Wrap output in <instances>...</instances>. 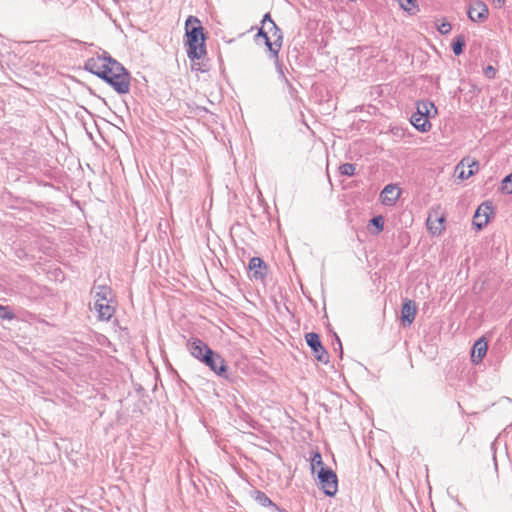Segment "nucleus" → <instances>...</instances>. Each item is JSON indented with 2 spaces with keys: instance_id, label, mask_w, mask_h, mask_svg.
I'll return each mask as SVG.
<instances>
[{
  "instance_id": "obj_1",
  "label": "nucleus",
  "mask_w": 512,
  "mask_h": 512,
  "mask_svg": "<svg viewBox=\"0 0 512 512\" xmlns=\"http://www.w3.org/2000/svg\"><path fill=\"white\" fill-rule=\"evenodd\" d=\"M84 69L108 83L118 94L130 92V73L106 51L86 60Z\"/></svg>"
},
{
  "instance_id": "obj_2",
  "label": "nucleus",
  "mask_w": 512,
  "mask_h": 512,
  "mask_svg": "<svg viewBox=\"0 0 512 512\" xmlns=\"http://www.w3.org/2000/svg\"><path fill=\"white\" fill-rule=\"evenodd\" d=\"M185 31L188 58L192 61L201 59L206 54V47L200 20L195 16H189L185 23Z\"/></svg>"
},
{
  "instance_id": "obj_3",
  "label": "nucleus",
  "mask_w": 512,
  "mask_h": 512,
  "mask_svg": "<svg viewBox=\"0 0 512 512\" xmlns=\"http://www.w3.org/2000/svg\"><path fill=\"white\" fill-rule=\"evenodd\" d=\"M261 24L266 27L269 36L273 42L267 43V48L270 53V58L276 60V66L280 76L283 78L284 82L290 86L288 79L285 77L282 66L278 63V54L282 46L283 35L281 30L275 24V22L271 19L269 13H266L262 19Z\"/></svg>"
},
{
  "instance_id": "obj_4",
  "label": "nucleus",
  "mask_w": 512,
  "mask_h": 512,
  "mask_svg": "<svg viewBox=\"0 0 512 512\" xmlns=\"http://www.w3.org/2000/svg\"><path fill=\"white\" fill-rule=\"evenodd\" d=\"M321 489L327 496H334L338 490V479L335 472L326 467H321L318 472Z\"/></svg>"
},
{
  "instance_id": "obj_5",
  "label": "nucleus",
  "mask_w": 512,
  "mask_h": 512,
  "mask_svg": "<svg viewBox=\"0 0 512 512\" xmlns=\"http://www.w3.org/2000/svg\"><path fill=\"white\" fill-rule=\"evenodd\" d=\"M202 363L208 366L216 375L227 378L228 366L219 353H216L213 350H207Z\"/></svg>"
},
{
  "instance_id": "obj_6",
  "label": "nucleus",
  "mask_w": 512,
  "mask_h": 512,
  "mask_svg": "<svg viewBox=\"0 0 512 512\" xmlns=\"http://www.w3.org/2000/svg\"><path fill=\"white\" fill-rule=\"evenodd\" d=\"M308 346L314 353L315 358L321 363H328L329 355L326 349L322 346L320 337L315 332H310L305 335Z\"/></svg>"
},
{
  "instance_id": "obj_7",
  "label": "nucleus",
  "mask_w": 512,
  "mask_h": 512,
  "mask_svg": "<svg viewBox=\"0 0 512 512\" xmlns=\"http://www.w3.org/2000/svg\"><path fill=\"white\" fill-rule=\"evenodd\" d=\"M494 214L491 202L482 203L476 210L473 218V225L482 230L489 222L490 217Z\"/></svg>"
},
{
  "instance_id": "obj_8",
  "label": "nucleus",
  "mask_w": 512,
  "mask_h": 512,
  "mask_svg": "<svg viewBox=\"0 0 512 512\" xmlns=\"http://www.w3.org/2000/svg\"><path fill=\"white\" fill-rule=\"evenodd\" d=\"M479 169V162L471 158H463L456 166L458 178L465 180L474 175Z\"/></svg>"
},
{
  "instance_id": "obj_9",
  "label": "nucleus",
  "mask_w": 512,
  "mask_h": 512,
  "mask_svg": "<svg viewBox=\"0 0 512 512\" xmlns=\"http://www.w3.org/2000/svg\"><path fill=\"white\" fill-rule=\"evenodd\" d=\"M186 348L195 359L200 362L203 361V357L207 350H212L205 342L199 338H190L186 343Z\"/></svg>"
},
{
  "instance_id": "obj_10",
  "label": "nucleus",
  "mask_w": 512,
  "mask_h": 512,
  "mask_svg": "<svg viewBox=\"0 0 512 512\" xmlns=\"http://www.w3.org/2000/svg\"><path fill=\"white\" fill-rule=\"evenodd\" d=\"M467 14L471 21L481 23L487 19L489 10L484 2L476 1L470 5Z\"/></svg>"
},
{
  "instance_id": "obj_11",
  "label": "nucleus",
  "mask_w": 512,
  "mask_h": 512,
  "mask_svg": "<svg viewBox=\"0 0 512 512\" xmlns=\"http://www.w3.org/2000/svg\"><path fill=\"white\" fill-rule=\"evenodd\" d=\"M445 217L443 214H439L437 210H433L429 213L427 218V228L433 235H439L444 229L443 223Z\"/></svg>"
},
{
  "instance_id": "obj_12",
  "label": "nucleus",
  "mask_w": 512,
  "mask_h": 512,
  "mask_svg": "<svg viewBox=\"0 0 512 512\" xmlns=\"http://www.w3.org/2000/svg\"><path fill=\"white\" fill-rule=\"evenodd\" d=\"M417 313V306L414 301L410 299H404L401 308V320L403 325H411L415 320Z\"/></svg>"
},
{
  "instance_id": "obj_13",
  "label": "nucleus",
  "mask_w": 512,
  "mask_h": 512,
  "mask_svg": "<svg viewBox=\"0 0 512 512\" xmlns=\"http://www.w3.org/2000/svg\"><path fill=\"white\" fill-rule=\"evenodd\" d=\"M249 270L255 280H264L267 274V265L260 257H253L249 261Z\"/></svg>"
},
{
  "instance_id": "obj_14",
  "label": "nucleus",
  "mask_w": 512,
  "mask_h": 512,
  "mask_svg": "<svg viewBox=\"0 0 512 512\" xmlns=\"http://www.w3.org/2000/svg\"><path fill=\"white\" fill-rule=\"evenodd\" d=\"M400 195L399 190L393 184L384 187L380 194L381 203L386 206H392L396 203Z\"/></svg>"
},
{
  "instance_id": "obj_15",
  "label": "nucleus",
  "mask_w": 512,
  "mask_h": 512,
  "mask_svg": "<svg viewBox=\"0 0 512 512\" xmlns=\"http://www.w3.org/2000/svg\"><path fill=\"white\" fill-rule=\"evenodd\" d=\"M111 300L107 302H94V309L98 312V318L103 321H108L113 316L115 309L110 305Z\"/></svg>"
},
{
  "instance_id": "obj_16",
  "label": "nucleus",
  "mask_w": 512,
  "mask_h": 512,
  "mask_svg": "<svg viewBox=\"0 0 512 512\" xmlns=\"http://www.w3.org/2000/svg\"><path fill=\"white\" fill-rule=\"evenodd\" d=\"M412 125L421 132H428L431 129V123L422 112H416L411 116Z\"/></svg>"
},
{
  "instance_id": "obj_17",
  "label": "nucleus",
  "mask_w": 512,
  "mask_h": 512,
  "mask_svg": "<svg viewBox=\"0 0 512 512\" xmlns=\"http://www.w3.org/2000/svg\"><path fill=\"white\" fill-rule=\"evenodd\" d=\"M92 293L94 294V302H107V300H111L112 291L106 285H95Z\"/></svg>"
},
{
  "instance_id": "obj_18",
  "label": "nucleus",
  "mask_w": 512,
  "mask_h": 512,
  "mask_svg": "<svg viewBox=\"0 0 512 512\" xmlns=\"http://www.w3.org/2000/svg\"><path fill=\"white\" fill-rule=\"evenodd\" d=\"M487 352V343L482 339L476 341L472 350V358L474 361H481L482 358L486 355Z\"/></svg>"
},
{
  "instance_id": "obj_19",
  "label": "nucleus",
  "mask_w": 512,
  "mask_h": 512,
  "mask_svg": "<svg viewBox=\"0 0 512 512\" xmlns=\"http://www.w3.org/2000/svg\"><path fill=\"white\" fill-rule=\"evenodd\" d=\"M418 112H422L427 119L431 116V113H437V108L433 102L421 101L417 103Z\"/></svg>"
},
{
  "instance_id": "obj_20",
  "label": "nucleus",
  "mask_w": 512,
  "mask_h": 512,
  "mask_svg": "<svg viewBox=\"0 0 512 512\" xmlns=\"http://www.w3.org/2000/svg\"><path fill=\"white\" fill-rule=\"evenodd\" d=\"M465 46V37L463 35H458L452 43V49L455 55H460L463 53V48Z\"/></svg>"
},
{
  "instance_id": "obj_21",
  "label": "nucleus",
  "mask_w": 512,
  "mask_h": 512,
  "mask_svg": "<svg viewBox=\"0 0 512 512\" xmlns=\"http://www.w3.org/2000/svg\"><path fill=\"white\" fill-rule=\"evenodd\" d=\"M255 500L262 506H275L270 498L262 491H255Z\"/></svg>"
},
{
  "instance_id": "obj_22",
  "label": "nucleus",
  "mask_w": 512,
  "mask_h": 512,
  "mask_svg": "<svg viewBox=\"0 0 512 512\" xmlns=\"http://www.w3.org/2000/svg\"><path fill=\"white\" fill-rule=\"evenodd\" d=\"M401 7L409 14H415L418 11L417 0H400Z\"/></svg>"
},
{
  "instance_id": "obj_23",
  "label": "nucleus",
  "mask_w": 512,
  "mask_h": 512,
  "mask_svg": "<svg viewBox=\"0 0 512 512\" xmlns=\"http://www.w3.org/2000/svg\"><path fill=\"white\" fill-rule=\"evenodd\" d=\"M356 165L352 163H344L339 166V173L344 176H353L355 174Z\"/></svg>"
},
{
  "instance_id": "obj_24",
  "label": "nucleus",
  "mask_w": 512,
  "mask_h": 512,
  "mask_svg": "<svg viewBox=\"0 0 512 512\" xmlns=\"http://www.w3.org/2000/svg\"><path fill=\"white\" fill-rule=\"evenodd\" d=\"M14 318L15 314L9 306L0 305V320H13Z\"/></svg>"
},
{
  "instance_id": "obj_25",
  "label": "nucleus",
  "mask_w": 512,
  "mask_h": 512,
  "mask_svg": "<svg viewBox=\"0 0 512 512\" xmlns=\"http://www.w3.org/2000/svg\"><path fill=\"white\" fill-rule=\"evenodd\" d=\"M501 190L508 194L512 193V173L507 175L501 183Z\"/></svg>"
},
{
  "instance_id": "obj_26",
  "label": "nucleus",
  "mask_w": 512,
  "mask_h": 512,
  "mask_svg": "<svg viewBox=\"0 0 512 512\" xmlns=\"http://www.w3.org/2000/svg\"><path fill=\"white\" fill-rule=\"evenodd\" d=\"M370 223L374 227H376L377 233H380L383 230V228H384V218L381 215L373 217L370 220Z\"/></svg>"
},
{
  "instance_id": "obj_27",
  "label": "nucleus",
  "mask_w": 512,
  "mask_h": 512,
  "mask_svg": "<svg viewBox=\"0 0 512 512\" xmlns=\"http://www.w3.org/2000/svg\"><path fill=\"white\" fill-rule=\"evenodd\" d=\"M259 37L264 39L266 46H267L268 42H273V40H271V37L268 34L266 27H264L263 24L261 25V28L259 29V31L256 35V38H259Z\"/></svg>"
},
{
  "instance_id": "obj_28",
  "label": "nucleus",
  "mask_w": 512,
  "mask_h": 512,
  "mask_svg": "<svg viewBox=\"0 0 512 512\" xmlns=\"http://www.w3.org/2000/svg\"><path fill=\"white\" fill-rule=\"evenodd\" d=\"M451 29V24L445 20H442L441 23L437 25V30L443 35L448 34L451 31Z\"/></svg>"
},
{
  "instance_id": "obj_29",
  "label": "nucleus",
  "mask_w": 512,
  "mask_h": 512,
  "mask_svg": "<svg viewBox=\"0 0 512 512\" xmlns=\"http://www.w3.org/2000/svg\"><path fill=\"white\" fill-rule=\"evenodd\" d=\"M323 467V461H322V457H321V454L320 453H315L314 456L312 457V460H311V467H312V470L314 471V469L316 467Z\"/></svg>"
},
{
  "instance_id": "obj_30",
  "label": "nucleus",
  "mask_w": 512,
  "mask_h": 512,
  "mask_svg": "<svg viewBox=\"0 0 512 512\" xmlns=\"http://www.w3.org/2000/svg\"><path fill=\"white\" fill-rule=\"evenodd\" d=\"M484 75L488 78V79H493L496 75V69L491 66V65H488L485 69H484Z\"/></svg>"
},
{
  "instance_id": "obj_31",
  "label": "nucleus",
  "mask_w": 512,
  "mask_h": 512,
  "mask_svg": "<svg viewBox=\"0 0 512 512\" xmlns=\"http://www.w3.org/2000/svg\"><path fill=\"white\" fill-rule=\"evenodd\" d=\"M335 338H336L337 345H338V348H335V350L339 351V355H340V357H342L343 349H342L341 341L337 335H335Z\"/></svg>"
},
{
  "instance_id": "obj_32",
  "label": "nucleus",
  "mask_w": 512,
  "mask_h": 512,
  "mask_svg": "<svg viewBox=\"0 0 512 512\" xmlns=\"http://www.w3.org/2000/svg\"><path fill=\"white\" fill-rule=\"evenodd\" d=\"M506 0H493V3L496 7L501 8L505 4Z\"/></svg>"
},
{
  "instance_id": "obj_33",
  "label": "nucleus",
  "mask_w": 512,
  "mask_h": 512,
  "mask_svg": "<svg viewBox=\"0 0 512 512\" xmlns=\"http://www.w3.org/2000/svg\"><path fill=\"white\" fill-rule=\"evenodd\" d=\"M65 512H72V511H71L70 509H68V510H67V511H65Z\"/></svg>"
}]
</instances>
